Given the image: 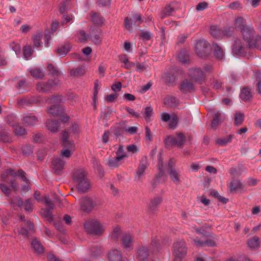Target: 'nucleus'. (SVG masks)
Masks as SVG:
<instances>
[{
	"label": "nucleus",
	"instance_id": "4be33fe9",
	"mask_svg": "<svg viewBox=\"0 0 261 261\" xmlns=\"http://www.w3.org/2000/svg\"><path fill=\"white\" fill-rule=\"evenodd\" d=\"M46 126L48 130L54 133L58 132L61 128L59 121L57 120H48L46 122Z\"/></svg>",
	"mask_w": 261,
	"mask_h": 261
},
{
	"label": "nucleus",
	"instance_id": "5701e85b",
	"mask_svg": "<svg viewBox=\"0 0 261 261\" xmlns=\"http://www.w3.org/2000/svg\"><path fill=\"white\" fill-rule=\"evenodd\" d=\"M179 89L182 93H186L194 91V86L191 82L188 80H185L180 84Z\"/></svg>",
	"mask_w": 261,
	"mask_h": 261
},
{
	"label": "nucleus",
	"instance_id": "b1692460",
	"mask_svg": "<svg viewBox=\"0 0 261 261\" xmlns=\"http://www.w3.org/2000/svg\"><path fill=\"white\" fill-rule=\"evenodd\" d=\"M64 111V108L59 105H52L47 109L48 113L54 115H60Z\"/></svg>",
	"mask_w": 261,
	"mask_h": 261
},
{
	"label": "nucleus",
	"instance_id": "f03ea898",
	"mask_svg": "<svg viewBox=\"0 0 261 261\" xmlns=\"http://www.w3.org/2000/svg\"><path fill=\"white\" fill-rule=\"evenodd\" d=\"M72 178L79 191L82 193L88 191L90 188V184L84 170H75L73 172Z\"/></svg>",
	"mask_w": 261,
	"mask_h": 261
},
{
	"label": "nucleus",
	"instance_id": "5fc2aeb1",
	"mask_svg": "<svg viewBox=\"0 0 261 261\" xmlns=\"http://www.w3.org/2000/svg\"><path fill=\"white\" fill-rule=\"evenodd\" d=\"M47 68L52 76H58L60 75L59 71L53 64L48 63Z\"/></svg>",
	"mask_w": 261,
	"mask_h": 261
},
{
	"label": "nucleus",
	"instance_id": "bf43d9fd",
	"mask_svg": "<svg viewBox=\"0 0 261 261\" xmlns=\"http://www.w3.org/2000/svg\"><path fill=\"white\" fill-rule=\"evenodd\" d=\"M77 38L80 42H84L87 40L88 35H87L84 30H79L77 33Z\"/></svg>",
	"mask_w": 261,
	"mask_h": 261
},
{
	"label": "nucleus",
	"instance_id": "4c0bfd02",
	"mask_svg": "<svg viewBox=\"0 0 261 261\" xmlns=\"http://www.w3.org/2000/svg\"><path fill=\"white\" fill-rule=\"evenodd\" d=\"M162 200V198L159 196H157L151 199L150 200V203L148 206L149 210H154L155 208L161 203Z\"/></svg>",
	"mask_w": 261,
	"mask_h": 261
},
{
	"label": "nucleus",
	"instance_id": "13d9d810",
	"mask_svg": "<svg viewBox=\"0 0 261 261\" xmlns=\"http://www.w3.org/2000/svg\"><path fill=\"white\" fill-rule=\"evenodd\" d=\"M159 245L158 240H153L149 246L150 252L153 253L157 252L159 251Z\"/></svg>",
	"mask_w": 261,
	"mask_h": 261
},
{
	"label": "nucleus",
	"instance_id": "79ce46f5",
	"mask_svg": "<svg viewBox=\"0 0 261 261\" xmlns=\"http://www.w3.org/2000/svg\"><path fill=\"white\" fill-rule=\"evenodd\" d=\"M9 201L11 204L16 205L18 207H21L23 205L22 199L19 196H14L9 198Z\"/></svg>",
	"mask_w": 261,
	"mask_h": 261
},
{
	"label": "nucleus",
	"instance_id": "0eeeda50",
	"mask_svg": "<svg viewBox=\"0 0 261 261\" xmlns=\"http://www.w3.org/2000/svg\"><path fill=\"white\" fill-rule=\"evenodd\" d=\"M186 140V137L182 133H178L176 136H167L165 140L167 147L172 146H176L179 148H182Z\"/></svg>",
	"mask_w": 261,
	"mask_h": 261
},
{
	"label": "nucleus",
	"instance_id": "a19ab883",
	"mask_svg": "<svg viewBox=\"0 0 261 261\" xmlns=\"http://www.w3.org/2000/svg\"><path fill=\"white\" fill-rule=\"evenodd\" d=\"M210 34L216 38H220L223 34V32L216 26H212L210 28Z\"/></svg>",
	"mask_w": 261,
	"mask_h": 261
},
{
	"label": "nucleus",
	"instance_id": "72a5a7b5",
	"mask_svg": "<svg viewBox=\"0 0 261 261\" xmlns=\"http://www.w3.org/2000/svg\"><path fill=\"white\" fill-rule=\"evenodd\" d=\"M120 61L124 64V65H122V67L127 69H130L135 66V63L130 62L128 60L126 55H122L120 56Z\"/></svg>",
	"mask_w": 261,
	"mask_h": 261
},
{
	"label": "nucleus",
	"instance_id": "bb28decb",
	"mask_svg": "<svg viewBox=\"0 0 261 261\" xmlns=\"http://www.w3.org/2000/svg\"><path fill=\"white\" fill-rule=\"evenodd\" d=\"M245 46L240 39H237L233 46V50L236 54L243 53L245 48Z\"/></svg>",
	"mask_w": 261,
	"mask_h": 261
},
{
	"label": "nucleus",
	"instance_id": "ddd939ff",
	"mask_svg": "<svg viewBox=\"0 0 261 261\" xmlns=\"http://www.w3.org/2000/svg\"><path fill=\"white\" fill-rule=\"evenodd\" d=\"M65 162L60 158H54L51 161V167L55 173L61 175L63 173Z\"/></svg>",
	"mask_w": 261,
	"mask_h": 261
},
{
	"label": "nucleus",
	"instance_id": "7c9ffc66",
	"mask_svg": "<svg viewBox=\"0 0 261 261\" xmlns=\"http://www.w3.org/2000/svg\"><path fill=\"white\" fill-rule=\"evenodd\" d=\"M240 97L244 101H249L252 97L250 89L248 87L243 88L241 90Z\"/></svg>",
	"mask_w": 261,
	"mask_h": 261
},
{
	"label": "nucleus",
	"instance_id": "e433bc0d",
	"mask_svg": "<svg viewBox=\"0 0 261 261\" xmlns=\"http://www.w3.org/2000/svg\"><path fill=\"white\" fill-rule=\"evenodd\" d=\"M122 235L120 228L116 227L114 228L112 233L111 234V239L113 241H117L120 237H122Z\"/></svg>",
	"mask_w": 261,
	"mask_h": 261
},
{
	"label": "nucleus",
	"instance_id": "cd10ccee",
	"mask_svg": "<svg viewBox=\"0 0 261 261\" xmlns=\"http://www.w3.org/2000/svg\"><path fill=\"white\" fill-rule=\"evenodd\" d=\"M31 245L35 252L38 254L42 253L44 251V248L40 241L36 238H34L31 242Z\"/></svg>",
	"mask_w": 261,
	"mask_h": 261
},
{
	"label": "nucleus",
	"instance_id": "680f3d73",
	"mask_svg": "<svg viewBox=\"0 0 261 261\" xmlns=\"http://www.w3.org/2000/svg\"><path fill=\"white\" fill-rule=\"evenodd\" d=\"M244 119V115L242 113H236L234 116V124L240 125Z\"/></svg>",
	"mask_w": 261,
	"mask_h": 261
},
{
	"label": "nucleus",
	"instance_id": "e2e57ef3",
	"mask_svg": "<svg viewBox=\"0 0 261 261\" xmlns=\"http://www.w3.org/2000/svg\"><path fill=\"white\" fill-rule=\"evenodd\" d=\"M0 189L2 192L8 197H10V193L11 191V189L6 185L5 184H0Z\"/></svg>",
	"mask_w": 261,
	"mask_h": 261
},
{
	"label": "nucleus",
	"instance_id": "58836bf2",
	"mask_svg": "<svg viewBox=\"0 0 261 261\" xmlns=\"http://www.w3.org/2000/svg\"><path fill=\"white\" fill-rule=\"evenodd\" d=\"M178 60L183 64H188L190 62L189 57L184 50L180 51L177 55Z\"/></svg>",
	"mask_w": 261,
	"mask_h": 261
},
{
	"label": "nucleus",
	"instance_id": "f257e3e1",
	"mask_svg": "<svg viewBox=\"0 0 261 261\" xmlns=\"http://www.w3.org/2000/svg\"><path fill=\"white\" fill-rule=\"evenodd\" d=\"M247 46L249 48L256 47L261 50V36L254 35V30L252 25H247L241 31Z\"/></svg>",
	"mask_w": 261,
	"mask_h": 261
},
{
	"label": "nucleus",
	"instance_id": "c756f323",
	"mask_svg": "<svg viewBox=\"0 0 261 261\" xmlns=\"http://www.w3.org/2000/svg\"><path fill=\"white\" fill-rule=\"evenodd\" d=\"M194 242L197 246L214 247L216 245L215 242L211 239L207 240L205 241H202L198 239H194Z\"/></svg>",
	"mask_w": 261,
	"mask_h": 261
},
{
	"label": "nucleus",
	"instance_id": "9d476101",
	"mask_svg": "<svg viewBox=\"0 0 261 261\" xmlns=\"http://www.w3.org/2000/svg\"><path fill=\"white\" fill-rule=\"evenodd\" d=\"M189 76L199 84H201L205 80V73L200 68H190Z\"/></svg>",
	"mask_w": 261,
	"mask_h": 261
},
{
	"label": "nucleus",
	"instance_id": "f704fd0d",
	"mask_svg": "<svg viewBox=\"0 0 261 261\" xmlns=\"http://www.w3.org/2000/svg\"><path fill=\"white\" fill-rule=\"evenodd\" d=\"M110 261H121V254L118 250H113L108 254Z\"/></svg>",
	"mask_w": 261,
	"mask_h": 261
},
{
	"label": "nucleus",
	"instance_id": "aec40b11",
	"mask_svg": "<svg viewBox=\"0 0 261 261\" xmlns=\"http://www.w3.org/2000/svg\"><path fill=\"white\" fill-rule=\"evenodd\" d=\"M23 123L28 126H33L39 122L38 118L33 114H30L22 118Z\"/></svg>",
	"mask_w": 261,
	"mask_h": 261
},
{
	"label": "nucleus",
	"instance_id": "1a4fd4ad",
	"mask_svg": "<svg viewBox=\"0 0 261 261\" xmlns=\"http://www.w3.org/2000/svg\"><path fill=\"white\" fill-rule=\"evenodd\" d=\"M149 164L147 158L143 156L140 161L138 169L135 175V179L137 181H141L145 175V170L148 167Z\"/></svg>",
	"mask_w": 261,
	"mask_h": 261
},
{
	"label": "nucleus",
	"instance_id": "a211bd4d",
	"mask_svg": "<svg viewBox=\"0 0 261 261\" xmlns=\"http://www.w3.org/2000/svg\"><path fill=\"white\" fill-rule=\"evenodd\" d=\"M123 160V156L116 155L115 157H110L108 159L106 165L110 168H116L122 164Z\"/></svg>",
	"mask_w": 261,
	"mask_h": 261
},
{
	"label": "nucleus",
	"instance_id": "c03bdc74",
	"mask_svg": "<svg viewBox=\"0 0 261 261\" xmlns=\"http://www.w3.org/2000/svg\"><path fill=\"white\" fill-rule=\"evenodd\" d=\"M30 73L33 77L36 79H42L44 76L43 72L37 68L30 70Z\"/></svg>",
	"mask_w": 261,
	"mask_h": 261
},
{
	"label": "nucleus",
	"instance_id": "864d4df0",
	"mask_svg": "<svg viewBox=\"0 0 261 261\" xmlns=\"http://www.w3.org/2000/svg\"><path fill=\"white\" fill-rule=\"evenodd\" d=\"M13 129L15 134L17 136H22L27 134L25 129L18 124L15 125Z\"/></svg>",
	"mask_w": 261,
	"mask_h": 261
},
{
	"label": "nucleus",
	"instance_id": "dca6fc26",
	"mask_svg": "<svg viewBox=\"0 0 261 261\" xmlns=\"http://www.w3.org/2000/svg\"><path fill=\"white\" fill-rule=\"evenodd\" d=\"M133 239L129 233H124L121 239V245L126 250H130L133 248Z\"/></svg>",
	"mask_w": 261,
	"mask_h": 261
},
{
	"label": "nucleus",
	"instance_id": "2f4dec72",
	"mask_svg": "<svg viewBox=\"0 0 261 261\" xmlns=\"http://www.w3.org/2000/svg\"><path fill=\"white\" fill-rule=\"evenodd\" d=\"M213 49L214 55L216 58L219 60H222L224 56L223 49L216 43L213 44Z\"/></svg>",
	"mask_w": 261,
	"mask_h": 261
},
{
	"label": "nucleus",
	"instance_id": "774afa93",
	"mask_svg": "<svg viewBox=\"0 0 261 261\" xmlns=\"http://www.w3.org/2000/svg\"><path fill=\"white\" fill-rule=\"evenodd\" d=\"M22 152L24 156L30 155L33 153V148L31 146H24L22 148Z\"/></svg>",
	"mask_w": 261,
	"mask_h": 261
},
{
	"label": "nucleus",
	"instance_id": "412c9836",
	"mask_svg": "<svg viewBox=\"0 0 261 261\" xmlns=\"http://www.w3.org/2000/svg\"><path fill=\"white\" fill-rule=\"evenodd\" d=\"M168 173L170 179L173 182L174 184L175 185H178L181 182V173L180 171L177 170L176 169H172L171 170L168 171Z\"/></svg>",
	"mask_w": 261,
	"mask_h": 261
},
{
	"label": "nucleus",
	"instance_id": "c85d7f7f",
	"mask_svg": "<svg viewBox=\"0 0 261 261\" xmlns=\"http://www.w3.org/2000/svg\"><path fill=\"white\" fill-rule=\"evenodd\" d=\"M71 44L66 42L57 48V53L60 56H65L71 50Z\"/></svg>",
	"mask_w": 261,
	"mask_h": 261
},
{
	"label": "nucleus",
	"instance_id": "a878e982",
	"mask_svg": "<svg viewBox=\"0 0 261 261\" xmlns=\"http://www.w3.org/2000/svg\"><path fill=\"white\" fill-rule=\"evenodd\" d=\"M229 187L231 193H236L238 191L242 190L244 186L240 180L236 179L230 182Z\"/></svg>",
	"mask_w": 261,
	"mask_h": 261
},
{
	"label": "nucleus",
	"instance_id": "4468645a",
	"mask_svg": "<svg viewBox=\"0 0 261 261\" xmlns=\"http://www.w3.org/2000/svg\"><path fill=\"white\" fill-rule=\"evenodd\" d=\"M80 204L81 210L86 212L92 211L95 206L93 201L87 196H84L81 198Z\"/></svg>",
	"mask_w": 261,
	"mask_h": 261
},
{
	"label": "nucleus",
	"instance_id": "a18cd8bd",
	"mask_svg": "<svg viewBox=\"0 0 261 261\" xmlns=\"http://www.w3.org/2000/svg\"><path fill=\"white\" fill-rule=\"evenodd\" d=\"M90 254L92 257L100 256L102 254L101 247L97 246L92 247L90 249Z\"/></svg>",
	"mask_w": 261,
	"mask_h": 261
},
{
	"label": "nucleus",
	"instance_id": "39448f33",
	"mask_svg": "<svg viewBox=\"0 0 261 261\" xmlns=\"http://www.w3.org/2000/svg\"><path fill=\"white\" fill-rule=\"evenodd\" d=\"M86 231L90 233L101 235L105 230V227L99 221L95 220L87 221L84 224Z\"/></svg>",
	"mask_w": 261,
	"mask_h": 261
},
{
	"label": "nucleus",
	"instance_id": "de8ad7c7",
	"mask_svg": "<svg viewBox=\"0 0 261 261\" xmlns=\"http://www.w3.org/2000/svg\"><path fill=\"white\" fill-rule=\"evenodd\" d=\"M42 33L38 32L33 37V41L34 46L36 47H39L41 45V41L42 38Z\"/></svg>",
	"mask_w": 261,
	"mask_h": 261
},
{
	"label": "nucleus",
	"instance_id": "4d7b16f0",
	"mask_svg": "<svg viewBox=\"0 0 261 261\" xmlns=\"http://www.w3.org/2000/svg\"><path fill=\"white\" fill-rule=\"evenodd\" d=\"M235 25L237 28L240 30V31L243 30V28L247 26L245 24L244 19L242 17H238L236 19Z\"/></svg>",
	"mask_w": 261,
	"mask_h": 261
},
{
	"label": "nucleus",
	"instance_id": "20e7f679",
	"mask_svg": "<svg viewBox=\"0 0 261 261\" xmlns=\"http://www.w3.org/2000/svg\"><path fill=\"white\" fill-rule=\"evenodd\" d=\"M69 135V133L67 131H63L62 133L61 141L64 149L61 151V155L67 158L70 157L74 149L73 141L68 139Z\"/></svg>",
	"mask_w": 261,
	"mask_h": 261
},
{
	"label": "nucleus",
	"instance_id": "ea45409f",
	"mask_svg": "<svg viewBox=\"0 0 261 261\" xmlns=\"http://www.w3.org/2000/svg\"><path fill=\"white\" fill-rule=\"evenodd\" d=\"M63 101L64 98L62 95L50 96L46 100L47 103H61Z\"/></svg>",
	"mask_w": 261,
	"mask_h": 261
},
{
	"label": "nucleus",
	"instance_id": "f3484780",
	"mask_svg": "<svg viewBox=\"0 0 261 261\" xmlns=\"http://www.w3.org/2000/svg\"><path fill=\"white\" fill-rule=\"evenodd\" d=\"M149 256V250L147 247L140 246L137 249V258L139 261H144L147 259Z\"/></svg>",
	"mask_w": 261,
	"mask_h": 261
},
{
	"label": "nucleus",
	"instance_id": "473e14b6",
	"mask_svg": "<svg viewBox=\"0 0 261 261\" xmlns=\"http://www.w3.org/2000/svg\"><path fill=\"white\" fill-rule=\"evenodd\" d=\"M247 245L250 249L256 250L258 248L259 245V239L257 237H253L247 241Z\"/></svg>",
	"mask_w": 261,
	"mask_h": 261
},
{
	"label": "nucleus",
	"instance_id": "7ed1b4c3",
	"mask_svg": "<svg viewBox=\"0 0 261 261\" xmlns=\"http://www.w3.org/2000/svg\"><path fill=\"white\" fill-rule=\"evenodd\" d=\"M188 253V247L184 240L175 242L173 245L172 255L173 261H183Z\"/></svg>",
	"mask_w": 261,
	"mask_h": 261
},
{
	"label": "nucleus",
	"instance_id": "49530a36",
	"mask_svg": "<svg viewBox=\"0 0 261 261\" xmlns=\"http://www.w3.org/2000/svg\"><path fill=\"white\" fill-rule=\"evenodd\" d=\"M7 123L14 128L17 124L16 117L13 115H8L5 118Z\"/></svg>",
	"mask_w": 261,
	"mask_h": 261
},
{
	"label": "nucleus",
	"instance_id": "6e6d98bb",
	"mask_svg": "<svg viewBox=\"0 0 261 261\" xmlns=\"http://www.w3.org/2000/svg\"><path fill=\"white\" fill-rule=\"evenodd\" d=\"M142 113L146 120L148 121L150 120V118L153 113V109L151 107H147L144 108Z\"/></svg>",
	"mask_w": 261,
	"mask_h": 261
},
{
	"label": "nucleus",
	"instance_id": "2eb2a0df",
	"mask_svg": "<svg viewBox=\"0 0 261 261\" xmlns=\"http://www.w3.org/2000/svg\"><path fill=\"white\" fill-rule=\"evenodd\" d=\"M101 30L97 28H91L88 35V38L95 44H99L101 42Z\"/></svg>",
	"mask_w": 261,
	"mask_h": 261
},
{
	"label": "nucleus",
	"instance_id": "37998d69",
	"mask_svg": "<svg viewBox=\"0 0 261 261\" xmlns=\"http://www.w3.org/2000/svg\"><path fill=\"white\" fill-rule=\"evenodd\" d=\"M0 141L4 143H10L12 141V139L8 133L2 130L0 131Z\"/></svg>",
	"mask_w": 261,
	"mask_h": 261
},
{
	"label": "nucleus",
	"instance_id": "6ab92c4d",
	"mask_svg": "<svg viewBox=\"0 0 261 261\" xmlns=\"http://www.w3.org/2000/svg\"><path fill=\"white\" fill-rule=\"evenodd\" d=\"M225 115L220 112H216L214 114V119L211 123V127L213 128H216L217 126L221 124V122L225 119Z\"/></svg>",
	"mask_w": 261,
	"mask_h": 261
},
{
	"label": "nucleus",
	"instance_id": "9b49d317",
	"mask_svg": "<svg viewBox=\"0 0 261 261\" xmlns=\"http://www.w3.org/2000/svg\"><path fill=\"white\" fill-rule=\"evenodd\" d=\"M210 43L205 40L201 39L195 44V49L198 56L203 57L206 54V49L209 47Z\"/></svg>",
	"mask_w": 261,
	"mask_h": 261
},
{
	"label": "nucleus",
	"instance_id": "052dcab7",
	"mask_svg": "<svg viewBox=\"0 0 261 261\" xmlns=\"http://www.w3.org/2000/svg\"><path fill=\"white\" fill-rule=\"evenodd\" d=\"M43 217L48 222L53 220V215L50 209L45 208L43 210Z\"/></svg>",
	"mask_w": 261,
	"mask_h": 261
},
{
	"label": "nucleus",
	"instance_id": "393cba45",
	"mask_svg": "<svg viewBox=\"0 0 261 261\" xmlns=\"http://www.w3.org/2000/svg\"><path fill=\"white\" fill-rule=\"evenodd\" d=\"M164 103L169 107L175 108L179 105V101L175 97L168 96L165 98Z\"/></svg>",
	"mask_w": 261,
	"mask_h": 261
},
{
	"label": "nucleus",
	"instance_id": "f8f14e48",
	"mask_svg": "<svg viewBox=\"0 0 261 261\" xmlns=\"http://www.w3.org/2000/svg\"><path fill=\"white\" fill-rule=\"evenodd\" d=\"M132 22H134L135 25L137 23V26L139 27L143 22V19L140 13H136L132 15V18L126 17L124 19V24L126 29L130 30L132 28Z\"/></svg>",
	"mask_w": 261,
	"mask_h": 261
},
{
	"label": "nucleus",
	"instance_id": "c9c22d12",
	"mask_svg": "<svg viewBox=\"0 0 261 261\" xmlns=\"http://www.w3.org/2000/svg\"><path fill=\"white\" fill-rule=\"evenodd\" d=\"M173 11L174 9L170 5H167L160 12V16L162 19L164 18L167 16H170Z\"/></svg>",
	"mask_w": 261,
	"mask_h": 261
},
{
	"label": "nucleus",
	"instance_id": "09e8293b",
	"mask_svg": "<svg viewBox=\"0 0 261 261\" xmlns=\"http://www.w3.org/2000/svg\"><path fill=\"white\" fill-rule=\"evenodd\" d=\"M178 121L179 119L177 115L175 114H172L169 123V126L170 128L171 129L175 128L177 126Z\"/></svg>",
	"mask_w": 261,
	"mask_h": 261
},
{
	"label": "nucleus",
	"instance_id": "423d86ee",
	"mask_svg": "<svg viewBox=\"0 0 261 261\" xmlns=\"http://www.w3.org/2000/svg\"><path fill=\"white\" fill-rule=\"evenodd\" d=\"M25 173L22 170H19L16 172H14L13 169H10L7 170L2 175V179H5L9 175L13 176L14 177L17 176L21 178L22 181L25 182V184L21 187L22 190L24 192H27L30 190L31 188L29 185L28 179L25 176Z\"/></svg>",
	"mask_w": 261,
	"mask_h": 261
},
{
	"label": "nucleus",
	"instance_id": "0e129e2a",
	"mask_svg": "<svg viewBox=\"0 0 261 261\" xmlns=\"http://www.w3.org/2000/svg\"><path fill=\"white\" fill-rule=\"evenodd\" d=\"M64 131H67L69 133V137L68 139H70V137L71 134H76L79 132V125L76 123L72 124L71 127L70 129H68L67 130H65Z\"/></svg>",
	"mask_w": 261,
	"mask_h": 261
},
{
	"label": "nucleus",
	"instance_id": "603ef678",
	"mask_svg": "<svg viewBox=\"0 0 261 261\" xmlns=\"http://www.w3.org/2000/svg\"><path fill=\"white\" fill-rule=\"evenodd\" d=\"M91 17L93 22L98 25L101 24L103 23V19L98 14L95 12L91 13Z\"/></svg>",
	"mask_w": 261,
	"mask_h": 261
},
{
	"label": "nucleus",
	"instance_id": "338daca9",
	"mask_svg": "<svg viewBox=\"0 0 261 261\" xmlns=\"http://www.w3.org/2000/svg\"><path fill=\"white\" fill-rule=\"evenodd\" d=\"M33 53V50L31 46H25L23 49V55L26 60L30 58Z\"/></svg>",
	"mask_w": 261,
	"mask_h": 261
},
{
	"label": "nucleus",
	"instance_id": "8fccbe9b",
	"mask_svg": "<svg viewBox=\"0 0 261 261\" xmlns=\"http://www.w3.org/2000/svg\"><path fill=\"white\" fill-rule=\"evenodd\" d=\"M232 138V135H230L227 137L218 139L216 142L218 144L221 146H225L227 144L231 141Z\"/></svg>",
	"mask_w": 261,
	"mask_h": 261
},
{
	"label": "nucleus",
	"instance_id": "3c124183",
	"mask_svg": "<svg viewBox=\"0 0 261 261\" xmlns=\"http://www.w3.org/2000/svg\"><path fill=\"white\" fill-rule=\"evenodd\" d=\"M85 70L83 67H79L76 68H73L70 70V75L74 76H78L84 75Z\"/></svg>",
	"mask_w": 261,
	"mask_h": 261
},
{
	"label": "nucleus",
	"instance_id": "6e6552de",
	"mask_svg": "<svg viewBox=\"0 0 261 261\" xmlns=\"http://www.w3.org/2000/svg\"><path fill=\"white\" fill-rule=\"evenodd\" d=\"M58 85L56 80H49L47 81H42L36 85L37 90L40 93H48Z\"/></svg>",
	"mask_w": 261,
	"mask_h": 261
},
{
	"label": "nucleus",
	"instance_id": "69168bd1",
	"mask_svg": "<svg viewBox=\"0 0 261 261\" xmlns=\"http://www.w3.org/2000/svg\"><path fill=\"white\" fill-rule=\"evenodd\" d=\"M152 36V34L149 31H142L140 34V37L144 41L150 40Z\"/></svg>",
	"mask_w": 261,
	"mask_h": 261
}]
</instances>
